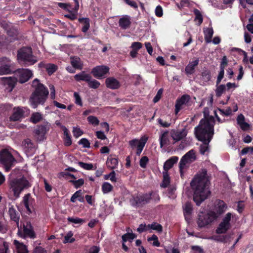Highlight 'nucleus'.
I'll return each mask as SVG.
<instances>
[{"mask_svg":"<svg viewBox=\"0 0 253 253\" xmlns=\"http://www.w3.org/2000/svg\"><path fill=\"white\" fill-rule=\"evenodd\" d=\"M158 124L163 127H169L171 125V117L168 115L164 118H159L157 120Z\"/></svg>","mask_w":253,"mask_h":253,"instance_id":"nucleus-34","label":"nucleus"},{"mask_svg":"<svg viewBox=\"0 0 253 253\" xmlns=\"http://www.w3.org/2000/svg\"><path fill=\"white\" fill-rule=\"evenodd\" d=\"M163 182L161 185L162 187L166 188L167 187L170 183V177L168 174V172L167 171L163 172Z\"/></svg>","mask_w":253,"mask_h":253,"instance_id":"nucleus-43","label":"nucleus"},{"mask_svg":"<svg viewBox=\"0 0 253 253\" xmlns=\"http://www.w3.org/2000/svg\"><path fill=\"white\" fill-rule=\"evenodd\" d=\"M187 133V130L185 129H182L181 130L172 131L171 136L174 140L177 141L186 136Z\"/></svg>","mask_w":253,"mask_h":253,"instance_id":"nucleus-30","label":"nucleus"},{"mask_svg":"<svg viewBox=\"0 0 253 253\" xmlns=\"http://www.w3.org/2000/svg\"><path fill=\"white\" fill-rule=\"evenodd\" d=\"M240 4L242 7L244 8H248L246 6V4H248L251 5H253V0H239Z\"/></svg>","mask_w":253,"mask_h":253,"instance_id":"nucleus-63","label":"nucleus"},{"mask_svg":"<svg viewBox=\"0 0 253 253\" xmlns=\"http://www.w3.org/2000/svg\"><path fill=\"white\" fill-rule=\"evenodd\" d=\"M237 122L243 130L246 131L250 128V125L245 122V118L243 114H240L238 116Z\"/></svg>","mask_w":253,"mask_h":253,"instance_id":"nucleus-26","label":"nucleus"},{"mask_svg":"<svg viewBox=\"0 0 253 253\" xmlns=\"http://www.w3.org/2000/svg\"><path fill=\"white\" fill-rule=\"evenodd\" d=\"M191 186L194 191L193 200L197 206H199L210 194L206 169H202L195 176L191 182Z\"/></svg>","mask_w":253,"mask_h":253,"instance_id":"nucleus-1","label":"nucleus"},{"mask_svg":"<svg viewBox=\"0 0 253 253\" xmlns=\"http://www.w3.org/2000/svg\"><path fill=\"white\" fill-rule=\"evenodd\" d=\"M159 141L161 148L166 146L170 143V136L168 131H162L160 136Z\"/></svg>","mask_w":253,"mask_h":253,"instance_id":"nucleus-22","label":"nucleus"},{"mask_svg":"<svg viewBox=\"0 0 253 253\" xmlns=\"http://www.w3.org/2000/svg\"><path fill=\"white\" fill-rule=\"evenodd\" d=\"M0 75L8 74L10 72V60L6 57L0 58Z\"/></svg>","mask_w":253,"mask_h":253,"instance_id":"nucleus-18","label":"nucleus"},{"mask_svg":"<svg viewBox=\"0 0 253 253\" xmlns=\"http://www.w3.org/2000/svg\"><path fill=\"white\" fill-rule=\"evenodd\" d=\"M32 86L35 90L32 93L29 101L31 106L33 108H36L39 104H44L49 92L47 88L37 79L33 81Z\"/></svg>","mask_w":253,"mask_h":253,"instance_id":"nucleus-3","label":"nucleus"},{"mask_svg":"<svg viewBox=\"0 0 253 253\" xmlns=\"http://www.w3.org/2000/svg\"><path fill=\"white\" fill-rule=\"evenodd\" d=\"M109 68L106 66H98L94 68L91 71L94 77L100 79L103 77L109 71Z\"/></svg>","mask_w":253,"mask_h":253,"instance_id":"nucleus-19","label":"nucleus"},{"mask_svg":"<svg viewBox=\"0 0 253 253\" xmlns=\"http://www.w3.org/2000/svg\"><path fill=\"white\" fill-rule=\"evenodd\" d=\"M1 27L7 31V34L10 37L12 38L10 39V42H12L13 40L16 39L17 35V30L13 28L12 24L6 21H2L1 23Z\"/></svg>","mask_w":253,"mask_h":253,"instance_id":"nucleus-15","label":"nucleus"},{"mask_svg":"<svg viewBox=\"0 0 253 253\" xmlns=\"http://www.w3.org/2000/svg\"><path fill=\"white\" fill-rule=\"evenodd\" d=\"M79 143L82 145L84 148H89L90 147V143L86 138H82Z\"/></svg>","mask_w":253,"mask_h":253,"instance_id":"nucleus-64","label":"nucleus"},{"mask_svg":"<svg viewBox=\"0 0 253 253\" xmlns=\"http://www.w3.org/2000/svg\"><path fill=\"white\" fill-rule=\"evenodd\" d=\"M58 5L60 7H61V8H63V9H65L66 10H67V11H71V5L69 3L59 2V3H58Z\"/></svg>","mask_w":253,"mask_h":253,"instance_id":"nucleus-58","label":"nucleus"},{"mask_svg":"<svg viewBox=\"0 0 253 253\" xmlns=\"http://www.w3.org/2000/svg\"><path fill=\"white\" fill-rule=\"evenodd\" d=\"M8 245L5 242H2L1 244H0V253H8Z\"/></svg>","mask_w":253,"mask_h":253,"instance_id":"nucleus-54","label":"nucleus"},{"mask_svg":"<svg viewBox=\"0 0 253 253\" xmlns=\"http://www.w3.org/2000/svg\"><path fill=\"white\" fill-rule=\"evenodd\" d=\"M227 209L226 204L221 200H216L214 203V209L210 210L214 215L216 216V218L223 213Z\"/></svg>","mask_w":253,"mask_h":253,"instance_id":"nucleus-16","label":"nucleus"},{"mask_svg":"<svg viewBox=\"0 0 253 253\" xmlns=\"http://www.w3.org/2000/svg\"><path fill=\"white\" fill-rule=\"evenodd\" d=\"M107 167L111 169H115L117 168L118 165V159L114 158L110 156L106 161Z\"/></svg>","mask_w":253,"mask_h":253,"instance_id":"nucleus-33","label":"nucleus"},{"mask_svg":"<svg viewBox=\"0 0 253 253\" xmlns=\"http://www.w3.org/2000/svg\"><path fill=\"white\" fill-rule=\"evenodd\" d=\"M75 2V7L71 9V11H68L70 13L65 14V17L72 20H75L77 17L78 11L79 9V3L78 0H74Z\"/></svg>","mask_w":253,"mask_h":253,"instance_id":"nucleus-27","label":"nucleus"},{"mask_svg":"<svg viewBox=\"0 0 253 253\" xmlns=\"http://www.w3.org/2000/svg\"><path fill=\"white\" fill-rule=\"evenodd\" d=\"M71 64L75 69H81L83 67V63L80 58L78 57H71Z\"/></svg>","mask_w":253,"mask_h":253,"instance_id":"nucleus-40","label":"nucleus"},{"mask_svg":"<svg viewBox=\"0 0 253 253\" xmlns=\"http://www.w3.org/2000/svg\"><path fill=\"white\" fill-rule=\"evenodd\" d=\"M74 136L77 138L81 136L83 134L82 130L79 127H74L73 130Z\"/></svg>","mask_w":253,"mask_h":253,"instance_id":"nucleus-59","label":"nucleus"},{"mask_svg":"<svg viewBox=\"0 0 253 253\" xmlns=\"http://www.w3.org/2000/svg\"><path fill=\"white\" fill-rule=\"evenodd\" d=\"M113 186L108 182H104L102 185V190L103 193L106 194L112 190Z\"/></svg>","mask_w":253,"mask_h":253,"instance_id":"nucleus-48","label":"nucleus"},{"mask_svg":"<svg viewBox=\"0 0 253 253\" xmlns=\"http://www.w3.org/2000/svg\"><path fill=\"white\" fill-rule=\"evenodd\" d=\"M74 96L75 99L76 104L80 106H82L83 102H82V99H81L79 94L77 92H75L74 93Z\"/></svg>","mask_w":253,"mask_h":253,"instance_id":"nucleus-57","label":"nucleus"},{"mask_svg":"<svg viewBox=\"0 0 253 253\" xmlns=\"http://www.w3.org/2000/svg\"><path fill=\"white\" fill-rule=\"evenodd\" d=\"M194 13L195 15V20L196 21H198V24L200 25L203 22V17L200 12V11L198 9H195L194 10Z\"/></svg>","mask_w":253,"mask_h":253,"instance_id":"nucleus-53","label":"nucleus"},{"mask_svg":"<svg viewBox=\"0 0 253 253\" xmlns=\"http://www.w3.org/2000/svg\"><path fill=\"white\" fill-rule=\"evenodd\" d=\"M79 21L83 24L82 31L84 33H86L90 28V20L88 18H80Z\"/></svg>","mask_w":253,"mask_h":253,"instance_id":"nucleus-38","label":"nucleus"},{"mask_svg":"<svg viewBox=\"0 0 253 253\" xmlns=\"http://www.w3.org/2000/svg\"><path fill=\"white\" fill-rule=\"evenodd\" d=\"M199 60L196 59L195 60L189 62L185 68V72L187 75H191L194 73L195 68L198 65Z\"/></svg>","mask_w":253,"mask_h":253,"instance_id":"nucleus-29","label":"nucleus"},{"mask_svg":"<svg viewBox=\"0 0 253 253\" xmlns=\"http://www.w3.org/2000/svg\"><path fill=\"white\" fill-rule=\"evenodd\" d=\"M30 186L29 182L24 177L12 179L9 182L10 189L13 192L14 196L16 198L19 197L21 192L24 189Z\"/></svg>","mask_w":253,"mask_h":253,"instance_id":"nucleus-4","label":"nucleus"},{"mask_svg":"<svg viewBox=\"0 0 253 253\" xmlns=\"http://www.w3.org/2000/svg\"><path fill=\"white\" fill-rule=\"evenodd\" d=\"M232 214L230 212L227 213L223 221L220 223L218 227L216 229V232L218 234L225 233L230 228V221L231 220Z\"/></svg>","mask_w":253,"mask_h":253,"instance_id":"nucleus-14","label":"nucleus"},{"mask_svg":"<svg viewBox=\"0 0 253 253\" xmlns=\"http://www.w3.org/2000/svg\"><path fill=\"white\" fill-rule=\"evenodd\" d=\"M147 227L148 228V230L149 229H153L154 230H156L158 232H161L162 231V226L161 224L154 222L152 224H150L147 225Z\"/></svg>","mask_w":253,"mask_h":253,"instance_id":"nucleus-44","label":"nucleus"},{"mask_svg":"<svg viewBox=\"0 0 253 253\" xmlns=\"http://www.w3.org/2000/svg\"><path fill=\"white\" fill-rule=\"evenodd\" d=\"M190 100V96L188 95H183L180 98L177 99L175 105V113H178L187 106Z\"/></svg>","mask_w":253,"mask_h":253,"instance_id":"nucleus-17","label":"nucleus"},{"mask_svg":"<svg viewBox=\"0 0 253 253\" xmlns=\"http://www.w3.org/2000/svg\"><path fill=\"white\" fill-rule=\"evenodd\" d=\"M14 244L16 246L17 253H28V251L25 245L19 242L18 241L15 240L14 241Z\"/></svg>","mask_w":253,"mask_h":253,"instance_id":"nucleus-39","label":"nucleus"},{"mask_svg":"<svg viewBox=\"0 0 253 253\" xmlns=\"http://www.w3.org/2000/svg\"><path fill=\"white\" fill-rule=\"evenodd\" d=\"M17 59L20 63H24L27 65L34 64L37 61V58L32 55L30 47H23L18 52Z\"/></svg>","mask_w":253,"mask_h":253,"instance_id":"nucleus-5","label":"nucleus"},{"mask_svg":"<svg viewBox=\"0 0 253 253\" xmlns=\"http://www.w3.org/2000/svg\"><path fill=\"white\" fill-rule=\"evenodd\" d=\"M142 47V44L139 42H133L132 43L131 48L132 50L137 51Z\"/></svg>","mask_w":253,"mask_h":253,"instance_id":"nucleus-61","label":"nucleus"},{"mask_svg":"<svg viewBox=\"0 0 253 253\" xmlns=\"http://www.w3.org/2000/svg\"><path fill=\"white\" fill-rule=\"evenodd\" d=\"M178 159L177 157H172L168 160L164 164V171H168L173 166L174 164L177 162Z\"/></svg>","mask_w":253,"mask_h":253,"instance_id":"nucleus-36","label":"nucleus"},{"mask_svg":"<svg viewBox=\"0 0 253 253\" xmlns=\"http://www.w3.org/2000/svg\"><path fill=\"white\" fill-rule=\"evenodd\" d=\"M42 119V115L38 112L33 113L30 118V120L33 123H37L40 121Z\"/></svg>","mask_w":253,"mask_h":253,"instance_id":"nucleus-45","label":"nucleus"},{"mask_svg":"<svg viewBox=\"0 0 253 253\" xmlns=\"http://www.w3.org/2000/svg\"><path fill=\"white\" fill-rule=\"evenodd\" d=\"M75 79L77 81H84L87 82L89 79L91 78V76L87 74H86L84 72H82L81 73L76 74L74 76Z\"/></svg>","mask_w":253,"mask_h":253,"instance_id":"nucleus-41","label":"nucleus"},{"mask_svg":"<svg viewBox=\"0 0 253 253\" xmlns=\"http://www.w3.org/2000/svg\"><path fill=\"white\" fill-rule=\"evenodd\" d=\"M39 65L40 67L44 68L49 75L52 74L57 69V67L53 64L40 63Z\"/></svg>","mask_w":253,"mask_h":253,"instance_id":"nucleus-32","label":"nucleus"},{"mask_svg":"<svg viewBox=\"0 0 253 253\" xmlns=\"http://www.w3.org/2000/svg\"><path fill=\"white\" fill-rule=\"evenodd\" d=\"M148 140V138L144 136L140 139H134L129 142L130 146L132 149L137 148L136 154L138 156L141 153L143 148Z\"/></svg>","mask_w":253,"mask_h":253,"instance_id":"nucleus-12","label":"nucleus"},{"mask_svg":"<svg viewBox=\"0 0 253 253\" xmlns=\"http://www.w3.org/2000/svg\"><path fill=\"white\" fill-rule=\"evenodd\" d=\"M22 203L26 210V212L29 214L31 213L33 211V199L29 194L23 197Z\"/></svg>","mask_w":253,"mask_h":253,"instance_id":"nucleus-21","label":"nucleus"},{"mask_svg":"<svg viewBox=\"0 0 253 253\" xmlns=\"http://www.w3.org/2000/svg\"><path fill=\"white\" fill-rule=\"evenodd\" d=\"M151 198H154L155 200H159L158 194L154 193L133 197L130 200V202L133 206H141L148 203Z\"/></svg>","mask_w":253,"mask_h":253,"instance_id":"nucleus-6","label":"nucleus"},{"mask_svg":"<svg viewBox=\"0 0 253 253\" xmlns=\"http://www.w3.org/2000/svg\"><path fill=\"white\" fill-rule=\"evenodd\" d=\"M219 111L221 115H225L226 116H228L232 114V110L230 107H228L225 110L223 109H219Z\"/></svg>","mask_w":253,"mask_h":253,"instance_id":"nucleus-62","label":"nucleus"},{"mask_svg":"<svg viewBox=\"0 0 253 253\" xmlns=\"http://www.w3.org/2000/svg\"><path fill=\"white\" fill-rule=\"evenodd\" d=\"M88 122L91 125L96 126L99 123V121L97 117L93 116H90L87 118Z\"/></svg>","mask_w":253,"mask_h":253,"instance_id":"nucleus-52","label":"nucleus"},{"mask_svg":"<svg viewBox=\"0 0 253 253\" xmlns=\"http://www.w3.org/2000/svg\"><path fill=\"white\" fill-rule=\"evenodd\" d=\"M71 182L73 183V184L76 188L80 187L84 183V180L82 178L77 180H71Z\"/></svg>","mask_w":253,"mask_h":253,"instance_id":"nucleus-60","label":"nucleus"},{"mask_svg":"<svg viewBox=\"0 0 253 253\" xmlns=\"http://www.w3.org/2000/svg\"><path fill=\"white\" fill-rule=\"evenodd\" d=\"M17 234L20 237L24 239L27 237L34 239L36 237L33 227L29 222H26V224H24L23 229L18 227Z\"/></svg>","mask_w":253,"mask_h":253,"instance_id":"nucleus-10","label":"nucleus"},{"mask_svg":"<svg viewBox=\"0 0 253 253\" xmlns=\"http://www.w3.org/2000/svg\"><path fill=\"white\" fill-rule=\"evenodd\" d=\"M8 213L11 219L16 222L18 227L19 215L13 206H9Z\"/></svg>","mask_w":253,"mask_h":253,"instance_id":"nucleus-35","label":"nucleus"},{"mask_svg":"<svg viewBox=\"0 0 253 253\" xmlns=\"http://www.w3.org/2000/svg\"><path fill=\"white\" fill-rule=\"evenodd\" d=\"M50 127V124L45 123L39 126L35 130L37 139L38 141H42L44 139L45 134L48 132Z\"/></svg>","mask_w":253,"mask_h":253,"instance_id":"nucleus-13","label":"nucleus"},{"mask_svg":"<svg viewBox=\"0 0 253 253\" xmlns=\"http://www.w3.org/2000/svg\"><path fill=\"white\" fill-rule=\"evenodd\" d=\"M24 113V111L22 108L19 107L14 108L10 120L13 121H19L23 117Z\"/></svg>","mask_w":253,"mask_h":253,"instance_id":"nucleus-25","label":"nucleus"},{"mask_svg":"<svg viewBox=\"0 0 253 253\" xmlns=\"http://www.w3.org/2000/svg\"><path fill=\"white\" fill-rule=\"evenodd\" d=\"M15 76L18 82L20 83H24L32 77L33 73L29 69H19L15 72Z\"/></svg>","mask_w":253,"mask_h":253,"instance_id":"nucleus-11","label":"nucleus"},{"mask_svg":"<svg viewBox=\"0 0 253 253\" xmlns=\"http://www.w3.org/2000/svg\"><path fill=\"white\" fill-rule=\"evenodd\" d=\"M226 90V86L225 85H220L217 86L215 90L216 95L218 97L220 96Z\"/></svg>","mask_w":253,"mask_h":253,"instance_id":"nucleus-51","label":"nucleus"},{"mask_svg":"<svg viewBox=\"0 0 253 253\" xmlns=\"http://www.w3.org/2000/svg\"><path fill=\"white\" fill-rule=\"evenodd\" d=\"M148 241H153V245L156 247H159L160 246V243L159 242L158 237L155 235H153L151 237H150L148 239Z\"/></svg>","mask_w":253,"mask_h":253,"instance_id":"nucleus-55","label":"nucleus"},{"mask_svg":"<svg viewBox=\"0 0 253 253\" xmlns=\"http://www.w3.org/2000/svg\"><path fill=\"white\" fill-rule=\"evenodd\" d=\"M4 83L7 87H6L8 92L12 91L16 82H18L16 77L3 78Z\"/></svg>","mask_w":253,"mask_h":253,"instance_id":"nucleus-28","label":"nucleus"},{"mask_svg":"<svg viewBox=\"0 0 253 253\" xmlns=\"http://www.w3.org/2000/svg\"><path fill=\"white\" fill-rule=\"evenodd\" d=\"M15 162L14 158L8 150L4 149L0 152V163L4 166L6 171L9 170Z\"/></svg>","mask_w":253,"mask_h":253,"instance_id":"nucleus-9","label":"nucleus"},{"mask_svg":"<svg viewBox=\"0 0 253 253\" xmlns=\"http://www.w3.org/2000/svg\"><path fill=\"white\" fill-rule=\"evenodd\" d=\"M205 40L207 43H210L211 42V38L213 34V30L211 26L208 28H204L203 29Z\"/></svg>","mask_w":253,"mask_h":253,"instance_id":"nucleus-31","label":"nucleus"},{"mask_svg":"<svg viewBox=\"0 0 253 253\" xmlns=\"http://www.w3.org/2000/svg\"><path fill=\"white\" fill-rule=\"evenodd\" d=\"M22 146L27 156H31L35 153V146L30 139H25L22 143Z\"/></svg>","mask_w":253,"mask_h":253,"instance_id":"nucleus-20","label":"nucleus"},{"mask_svg":"<svg viewBox=\"0 0 253 253\" xmlns=\"http://www.w3.org/2000/svg\"><path fill=\"white\" fill-rule=\"evenodd\" d=\"M106 85L108 88L116 89L120 87L121 84L118 80L113 77H109L105 80Z\"/></svg>","mask_w":253,"mask_h":253,"instance_id":"nucleus-24","label":"nucleus"},{"mask_svg":"<svg viewBox=\"0 0 253 253\" xmlns=\"http://www.w3.org/2000/svg\"><path fill=\"white\" fill-rule=\"evenodd\" d=\"M67 220L70 222L80 225L82 224L83 223L85 222V220L84 219L79 217H68Z\"/></svg>","mask_w":253,"mask_h":253,"instance_id":"nucleus-47","label":"nucleus"},{"mask_svg":"<svg viewBox=\"0 0 253 253\" xmlns=\"http://www.w3.org/2000/svg\"><path fill=\"white\" fill-rule=\"evenodd\" d=\"M73 233L72 231H69L64 237V243H73L75 239L73 238Z\"/></svg>","mask_w":253,"mask_h":253,"instance_id":"nucleus-49","label":"nucleus"},{"mask_svg":"<svg viewBox=\"0 0 253 253\" xmlns=\"http://www.w3.org/2000/svg\"><path fill=\"white\" fill-rule=\"evenodd\" d=\"M77 200H78L81 202H84V198L82 196V192L81 190L76 191L71 198V201L73 203H75Z\"/></svg>","mask_w":253,"mask_h":253,"instance_id":"nucleus-42","label":"nucleus"},{"mask_svg":"<svg viewBox=\"0 0 253 253\" xmlns=\"http://www.w3.org/2000/svg\"><path fill=\"white\" fill-rule=\"evenodd\" d=\"M184 211V214L186 221L190 220V215L192 213V207L191 203L187 202L183 207Z\"/></svg>","mask_w":253,"mask_h":253,"instance_id":"nucleus-37","label":"nucleus"},{"mask_svg":"<svg viewBox=\"0 0 253 253\" xmlns=\"http://www.w3.org/2000/svg\"><path fill=\"white\" fill-rule=\"evenodd\" d=\"M214 118L212 117L202 119L198 126L195 128V133L199 140L203 142L200 151L204 155L208 150L209 143L213 135Z\"/></svg>","mask_w":253,"mask_h":253,"instance_id":"nucleus-2","label":"nucleus"},{"mask_svg":"<svg viewBox=\"0 0 253 253\" xmlns=\"http://www.w3.org/2000/svg\"><path fill=\"white\" fill-rule=\"evenodd\" d=\"M88 86L92 88H97L100 85V83L99 82L95 80H92L91 78L89 79V81H87Z\"/></svg>","mask_w":253,"mask_h":253,"instance_id":"nucleus-50","label":"nucleus"},{"mask_svg":"<svg viewBox=\"0 0 253 253\" xmlns=\"http://www.w3.org/2000/svg\"><path fill=\"white\" fill-rule=\"evenodd\" d=\"M131 23V17L127 15L123 16L119 21V26L124 30L129 28Z\"/></svg>","mask_w":253,"mask_h":253,"instance_id":"nucleus-23","label":"nucleus"},{"mask_svg":"<svg viewBox=\"0 0 253 253\" xmlns=\"http://www.w3.org/2000/svg\"><path fill=\"white\" fill-rule=\"evenodd\" d=\"M79 165L82 168L86 170H91L93 169V165L91 164L79 162Z\"/></svg>","mask_w":253,"mask_h":253,"instance_id":"nucleus-56","label":"nucleus"},{"mask_svg":"<svg viewBox=\"0 0 253 253\" xmlns=\"http://www.w3.org/2000/svg\"><path fill=\"white\" fill-rule=\"evenodd\" d=\"M216 216L211 211L207 213L200 212L198 215L197 224L199 227H206L216 219Z\"/></svg>","mask_w":253,"mask_h":253,"instance_id":"nucleus-7","label":"nucleus"},{"mask_svg":"<svg viewBox=\"0 0 253 253\" xmlns=\"http://www.w3.org/2000/svg\"><path fill=\"white\" fill-rule=\"evenodd\" d=\"M136 238V236L134 234L132 233H128L123 235L122 237L123 241L124 242H126L127 241H129L131 242L133 239Z\"/></svg>","mask_w":253,"mask_h":253,"instance_id":"nucleus-46","label":"nucleus"},{"mask_svg":"<svg viewBox=\"0 0 253 253\" xmlns=\"http://www.w3.org/2000/svg\"><path fill=\"white\" fill-rule=\"evenodd\" d=\"M195 152L193 150H191L186 153L181 159L179 164V170L181 176L184 174V170L189 165L196 160Z\"/></svg>","mask_w":253,"mask_h":253,"instance_id":"nucleus-8","label":"nucleus"}]
</instances>
